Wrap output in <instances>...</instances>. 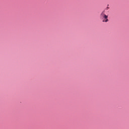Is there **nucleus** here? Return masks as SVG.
<instances>
[{
	"instance_id": "1",
	"label": "nucleus",
	"mask_w": 129,
	"mask_h": 129,
	"mask_svg": "<svg viewBox=\"0 0 129 129\" xmlns=\"http://www.w3.org/2000/svg\"><path fill=\"white\" fill-rule=\"evenodd\" d=\"M104 13H105V11L102 12L101 14V17L103 20L102 21L103 22L107 23V22H108V19H107V18H108V16L105 15Z\"/></svg>"
}]
</instances>
